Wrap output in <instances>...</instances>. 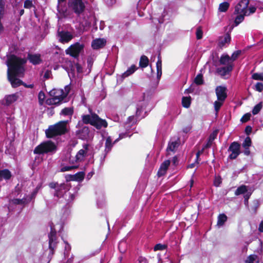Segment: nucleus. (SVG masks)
Masks as SVG:
<instances>
[{
	"instance_id": "obj_1",
	"label": "nucleus",
	"mask_w": 263,
	"mask_h": 263,
	"mask_svg": "<svg viewBox=\"0 0 263 263\" xmlns=\"http://www.w3.org/2000/svg\"><path fill=\"white\" fill-rule=\"evenodd\" d=\"M26 60L19 58L14 55L8 57L6 62L8 66L7 74L9 81L13 87H16L22 84V81L17 77H22L25 71L23 65Z\"/></svg>"
},
{
	"instance_id": "obj_2",
	"label": "nucleus",
	"mask_w": 263,
	"mask_h": 263,
	"mask_svg": "<svg viewBox=\"0 0 263 263\" xmlns=\"http://www.w3.org/2000/svg\"><path fill=\"white\" fill-rule=\"evenodd\" d=\"M67 132L66 122L61 121L53 125H49L45 130V135L47 138H53L64 135Z\"/></svg>"
},
{
	"instance_id": "obj_3",
	"label": "nucleus",
	"mask_w": 263,
	"mask_h": 263,
	"mask_svg": "<svg viewBox=\"0 0 263 263\" xmlns=\"http://www.w3.org/2000/svg\"><path fill=\"white\" fill-rule=\"evenodd\" d=\"M82 121L84 124H90L98 129H100L102 127L106 128L108 126L107 121L100 118L95 113H92L90 115H83L82 116Z\"/></svg>"
},
{
	"instance_id": "obj_4",
	"label": "nucleus",
	"mask_w": 263,
	"mask_h": 263,
	"mask_svg": "<svg viewBox=\"0 0 263 263\" xmlns=\"http://www.w3.org/2000/svg\"><path fill=\"white\" fill-rule=\"evenodd\" d=\"M57 149V146L54 142L51 140H47L36 146L33 150V153L38 155L53 153Z\"/></svg>"
},
{
	"instance_id": "obj_5",
	"label": "nucleus",
	"mask_w": 263,
	"mask_h": 263,
	"mask_svg": "<svg viewBox=\"0 0 263 263\" xmlns=\"http://www.w3.org/2000/svg\"><path fill=\"white\" fill-rule=\"evenodd\" d=\"M49 186L51 189H55L54 196L58 198L63 197L66 192L69 190V185L65 183L59 184L58 182H51L49 183Z\"/></svg>"
},
{
	"instance_id": "obj_6",
	"label": "nucleus",
	"mask_w": 263,
	"mask_h": 263,
	"mask_svg": "<svg viewBox=\"0 0 263 263\" xmlns=\"http://www.w3.org/2000/svg\"><path fill=\"white\" fill-rule=\"evenodd\" d=\"M86 1L82 0H69L68 6L77 14H81L85 10Z\"/></svg>"
},
{
	"instance_id": "obj_7",
	"label": "nucleus",
	"mask_w": 263,
	"mask_h": 263,
	"mask_svg": "<svg viewBox=\"0 0 263 263\" xmlns=\"http://www.w3.org/2000/svg\"><path fill=\"white\" fill-rule=\"evenodd\" d=\"M70 86L66 85L64 89H53L49 92L52 99H65L70 90Z\"/></svg>"
},
{
	"instance_id": "obj_8",
	"label": "nucleus",
	"mask_w": 263,
	"mask_h": 263,
	"mask_svg": "<svg viewBox=\"0 0 263 263\" xmlns=\"http://www.w3.org/2000/svg\"><path fill=\"white\" fill-rule=\"evenodd\" d=\"M48 238H49V249L50 250L51 254H53L54 253V248L57 246V231L54 228V226L52 223L50 225V232L48 234Z\"/></svg>"
},
{
	"instance_id": "obj_9",
	"label": "nucleus",
	"mask_w": 263,
	"mask_h": 263,
	"mask_svg": "<svg viewBox=\"0 0 263 263\" xmlns=\"http://www.w3.org/2000/svg\"><path fill=\"white\" fill-rule=\"evenodd\" d=\"M240 147L241 145L238 142L234 141L231 143L228 150L231 152V154L228 157L229 159L230 160L236 159L241 153Z\"/></svg>"
},
{
	"instance_id": "obj_10",
	"label": "nucleus",
	"mask_w": 263,
	"mask_h": 263,
	"mask_svg": "<svg viewBox=\"0 0 263 263\" xmlns=\"http://www.w3.org/2000/svg\"><path fill=\"white\" fill-rule=\"evenodd\" d=\"M84 45L80 43H76L71 45L66 50V53L70 55L77 58L79 57V54L83 50Z\"/></svg>"
},
{
	"instance_id": "obj_11",
	"label": "nucleus",
	"mask_w": 263,
	"mask_h": 263,
	"mask_svg": "<svg viewBox=\"0 0 263 263\" xmlns=\"http://www.w3.org/2000/svg\"><path fill=\"white\" fill-rule=\"evenodd\" d=\"M249 2V0H240L235 7V13H242L247 15L246 13Z\"/></svg>"
},
{
	"instance_id": "obj_12",
	"label": "nucleus",
	"mask_w": 263,
	"mask_h": 263,
	"mask_svg": "<svg viewBox=\"0 0 263 263\" xmlns=\"http://www.w3.org/2000/svg\"><path fill=\"white\" fill-rule=\"evenodd\" d=\"M126 134H121L119 135V138L117 139L114 143H112V139L110 137H108L105 141V151L106 153H108L110 150L111 149V148L113 146V145L118 141L119 139H123L125 137H126Z\"/></svg>"
},
{
	"instance_id": "obj_13",
	"label": "nucleus",
	"mask_w": 263,
	"mask_h": 263,
	"mask_svg": "<svg viewBox=\"0 0 263 263\" xmlns=\"http://www.w3.org/2000/svg\"><path fill=\"white\" fill-rule=\"evenodd\" d=\"M59 40L63 43H68L73 38V35L68 31H62L58 32Z\"/></svg>"
},
{
	"instance_id": "obj_14",
	"label": "nucleus",
	"mask_w": 263,
	"mask_h": 263,
	"mask_svg": "<svg viewBox=\"0 0 263 263\" xmlns=\"http://www.w3.org/2000/svg\"><path fill=\"white\" fill-rule=\"evenodd\" d=\"M89 133V129L87 126H84L81 129L76 131V135L82 140L87 139Z\"/></svg>"
},
{
	"instance_id": "obj_15",
	"label": "nucleus",
	"mask_w": 263,
	"mask_h": 263,
	"mask_svg": "<svg viewBox=\"0 0 263 263\" xmlns=\"http://www.w3.org/2000/svg\"><path fill=\"white\" fill-rule=\"evenodd\" d=\"M170 161L169 160H165L160 165L158 171L157 175L159 177L162 176L166 174V171L170 165Z\"/></svg>"
},
{
	"instance_id": "obj_16",
	"label": "nucleus",
	"mask_w": 263,
	"mask_h": 263,
	"mask_svg": "<svg viewBox=\"0 0 263 263\" xmlns=\"http://www.w3.org/2000/svg\"><path fill=\"white\" fill-rule=\"evenodd\" d=\"M148 103L147 100H140L137 104V109H136V115L140 116L141 112L146 110V106L147 105Z\"/></svg>"
},
{
	"instance_id": "obj_17",
	"label": "nucleus",
	"mask_w": 263,
	"mask_h": 263,
	"mask_svg": "<svg viewBox=\"0 0 263 263\" xmlns=\"http://www.w3.org/2000/svg\"><path fill=\"white\" fill-rule=\"evenodd\" d=\"M137 69V67L135 65H132L130 67H129L126 71L123 73L122 74L120 75L118 77L121 78V80H123L124 79L130 76L132 74H133Z\"/></svg>"
},
{
	"instance_id": "obj_18",
	"label": "nucleus",
	"mask_w": 263,
	"mask_h": 263,
	"mask_svg": "<svg viewBox=\"0 0 263 263\" xmlns=\"http://www.w3.org/2000/svg\"><path fill=\"white\" fill-rule=\"evenodd\" d=\"M106 43L105 40L103 39H97L94 40L91 43V46L94 49H98L103 47Z\"/></svg>"
},
{
	"instance_id": "obj_19",
	"label": "nucleus",
	"mask_w": 263,
	"mask_h": 263,
	"mask_svg": "<svg viewBox=\"0 0 263 263\" xmlns=\"http://www.w3.org/2000/svg\"><path fill=\"white\" fill-rule=\"evenodd\" d=\"M217 99H226L227 96V89L225 87L218 86L216 89Z\"/></svg>"
},
{
	"instance_id": "obj_20",
	"label": "nucleus",
	"mask_w": 263,
	"mask_h": 263,
	"mask_svg": "<svg viewBox=\"0 0 263 263\" xmlns=\"http://www.w3.org/2000/svg\"><path fill=\"white\" fill-rule=\"evenodd\" d=\"M217 135V132L216 131H214L210 134V136L209 137L207 143L203 146V149L210 148L212 146L213 141L216 138Z\"/></svg>"
},
{
	"instance_id": "obj_21",
	"label": "nucleus",
	"mask_w": 263,
	"mask_h": 263,
	"mask_svg": "<svg viewBox=\"0 0 263 263\" xmlns=\"http://www.w3.org/2000/svg\"><path fill=\"white\" fill-rule=\"evenodd\" d=\"M233 67L231 65L229 66H226L224 67L218 68L217 69V72L222 76H226L230 71H232Z\"/></svg>"
},
{
	"instance_id": "obj_22",
	"label": "nucleus",
	"mask_w": 263,
	"mask_h": 263,
	"mask_svg": "<svg viewBox=\"0 0 263 263\" xmlns=\"http://www.w3.org/2000/svg\"><path fill=\"white\" fill-rule=\"evenodd\" d=\"M83 148L85 149H80L77 153L76 155V159L78 160H82L86 156V150L88 148V144H84L83 145Z\"/></svg>"
},
{
	"instance_id": "obj_23",
	"label": "nucleus",
	"mask_w": 263,
	"mask_h": 263,
	"mask_svg": "<svg viewBox=\"0 0 263 263\" xmlns=\"http://www.w3.org/2000/svg\"><path fill=\"white\" fill-rule=\"evenodd\" d=\"M231 36L229 33L226 34L224 36L219 39V45L221 47H224L226 44L230 43Z\"/></svg>"
},
{
	"instance_id": "obj_24",
	"label": "nucleus",
	"mask_w": 263,
	"mask_h": 263,
	"mask_svg": "<svg viewBox=\"0 0 263 263\" xmlns=\"http://www.w3.org/2000/svg\"><path fill=\"white\" fill-rule=\"evenodd\" d=\"M220 63L221 64L226 65V66H229L230 64L233 67L232 60L228 55H222L220 58Z\"/></svg>"
},
{
	"instance_id": "obj_25",
	"label": "nucleus",
	"mask_w": 263,
	"mask_h": 263,
	"mask_svg": "<svg viewBox=\"0 0 263 263\" xmlns=\"http://www.w3.org/2000/svg\"><path fill=\"white\" fill-rule=\"evenodd\" d=\"M28 59L34 65L39 64L41 61L40 55L39 54H29L28 55Z\"/></svg>"
},
{
	"instance_id": "obj_26",
	"label": "nucleus",
	"mask_w": 263,
	"mask_h": 263,
	"mask_svg": "<svg viewBox=\"0 0 263 263\" xmlns=\"http://www.w3.org/2000/svg\"><path fill=\"white\" fill-rule=\"evenodd\" d=\"M234 14L236 15L234 18V24L235 26H236L238 25L240 23H241L243 20L245 16H246V14H242V13H235Z\"/></svg>"
},
{
	"instance_id": "obj_27",
	"label": "nucleus",
	"mask_w": 263,
	"mask_h": 263,
	"mask_svg": "<svg viewBox=\"0 0 263 263\" xmlns=\"http://www.w3.org/2000/svg\"><path fill=\"white\" fill-rule=\"evenodd\" d=\"M85 176V174L83 172H79L74 175H71V180H76V181H82L84 179Z\"/></svg>"
},
{
	"instance_id": "obj_28",
	"label": "nucleus",
	"mask_w": 263,
	"mask_h": 263,
	"mask_svg": "<svg viewBox=\"0 0 263 263\" xmlns=\"http://www.w3.org/2000/svg\"><path fill=\"white\" fill-rule=\"evenodd\" d=\"M179 142L178 141L170 142L166 148L167 152L171 151L175 152L176 148L179 146Z\"/></svg>"
},
{
	"instance_id": "obj_29",
	"label": "nucleus",
	"mask_w": 263,
	"mask_h": 263,
	"mask_svg": "<svg viewBox=\"0 0 263 263\" xmlns=\"http://www.w3.org/2000/svg\"><path fill=\"white\" fill-rule=\"evenodd\" d=\"M55 100H45V103L48 105H54L58 106L63 103L67 102L66 101H64V100H58L57 102L55 101Z\"/></svg>"
},
{
	"instance_id": "obj_30",
	"label": "nucleus",
	"mask_w": 263,
	"mask_h": 263,
	"mask_svg": "<svg viewBox=\"0 0 263 263\" xmlns=\"http://www.w3.org/2000/svg\"><path fill=\"white\" fill-rule=\"evenodd\" d=\"M248 191L247 187L245 185H241L238 187L235 192V195L238 196L241 194H245Z\"/></svg>"
},
{
	"instance_id": "obj_31",
	"label": "nucleus",
	"mask_w": 263,
	"mask_h": 263,
	"mask_svg": "<svg viewBox=\"0 0 263 263\" xmlns=\"http://www.w3.org/2000/svg\"><path fill=\"white\" fill-rule=\"evenodd\" d=\"M229 1L224 2L220 4V5L219 6V8H218L219 11L220 12H226V11H227V10L228 9V8L230 7V4H229Z\"/></svg>"
},
{
	"instance_id": "obj_32",
	"label": "nucleus",
	"mask_w": 263,
	"mask_h": 263,
	"mask_svg": "<svg viewBox=\"0 0 263 263\" xmlns=\"http://www.w3.org/2000/svg\"><path fill=\"white\" fill-rule=\"evenodd\" d=\"M148 64V59L145 55H142L140 60L139 65L142 68H145L147 66Z\"/></svg>"
},
{
	"instance_id": "obj_33",
	"label": "nucleus",
	"mask_w": 263,
	"mask_h": 263,
	"mask_svg": "<svg viewBox=\"0 0 263 263\" xmlns=\"http://www.w3.org/2000/svg\"><path fill=\"white\" fill-rule=\"evenodd\" d=\"M227 216L224 214H220L218 217L217 224L218 226H222L227 220Z\"/></svg>"
},
{
	"instance_id": "obj_34",
	"label": "nucleus",
	"mask_w": 263,
	"mask_h": 263,
	"mask_svg": "<svg viewBox=\"0 0 263 263\" xmlns=\"http://www.w3.org/2000/svg\"><path fill=\"white\" fill-rule=\"evenodd\" d=\"M157 78L160 79L162 75V62L160 59H158L156 63Z\"/></svg>"
},
{
	"instance_id": "obj_35",
	"label": "nucleus",
	"mask_w": 263,
	"mask_h": 263,
	"mask_svg": "<svg viewBox=\"0 0 263 263\" xmlns=\"http://www.w3.org/2000/svg\"><path fill=\"white\" fill-rule=\"evenodd\" d=\"M61 114L64 116H71L73 114V108L65 107L62 110Z\"/></svg>"
},
{
	"instance_id": "obj_36",
	"label": "nucleus",
	"mask_w": 263,
	"mask_h": 263,
	"mask_svg": "<svg viewBox=\"0 0 263 263\" xmlns=\"http://www.w3.org/2000/svg\"><path fill=\"white\" fill-rule=\"evenodd\" d=\"M262 107V102H260L256 105L252 109V114L254 115L259 113Z\"/></svg>"
},
{
	"instance_id": "obj_37",
	"label": "nucleus",
	"mask_w": 263,
	"mask_h": 263,
	"mask_svg": "<svg viewBox=\"0 0 263 263\" xmlns=\"http://www.w3.org/2000/svg\"><path fill=\"white\" fill-rule=\"evenodd\" d=\"M224 100H217L214 102V108L216 112H218L220 107L223 105Z\"/></svg>"
},
{
	"instance_id": "obj_38",
	"label": "nucleus",
	"mask_w": 263,
	"mask_h": 263,
	"mask_svg": "<svg viewBox=\"0 0 263 263\" xmlns=\"http://www.w3.org/2000/svg\"><path fill=\"white\" fill-rule=\"evenodd\" d=\"M257 258V256L256 255H250L247 257L245 262V263H254Z\"/></svg>"
},
{
	"instance_id": "obj_39",
	"label": "nucleus",
	"mask_w": 263,
	"mask_h": 263,
	"mask_svg": "<svg viewBox=\"0 0 263 263\" xmlns=\"http://www.w3.org/2000/svg\"><path fill=\"white\" fill-rule=\"evenodd\" d=\"M252 144V141L249 137H247L242 143L243 147H249Z\"/></svg>"
},
{
	"instance_id": "obj_40",
	"label": "nucleus",
	"mask_w": 263,
	"mask_h": 263,
	"mask_svg": "<svg viewBox=\"0 0 263 263\" xmlns=\"http://www.w3.org/2000/svg\"><path fill=\"white\" fill-rule=\"evenodd\" d=\"M78 166L72 165V166H63L61 168V172H64L66 171H69L73 169L78 168Z\"/></svg>"
},
{
	"instance_id": "obj_41",
	"label": "nucleus",
	"mask_w": 263,
	"mask_h": 263,
	"mask_svg": "<svg viewBox=\"0 0 263 263\" xmlns=\"http://www.w3.org/2000/svg\"><path fill=\"white\" fill-rule=\"evenodd\" d=\"M203 77L201 74H198L195 78L194 83L197 85H201L203 83Z\"/></svg>"
},
{
	"instance_id": "obj_42",
	"label": "nucleus",
	"mask_w": 263,
	"mask_h": 263,
	"mask_svg": "<svg viewBox=\"0 0 263 263\" xmlns=\"http://www.w3.org/2000/svg\"><path fill=\"white\" fill-rule=\"evenodd\" d=\"M251 115L250 113H246L242 116L240 119L242 123H246L250 120Z\"/></svg>"
},
{
	"instance_id": "obj_43",
	"label": "nucleus",
	"mask_w": 263,
	"mask_h": 263,
	"mask_svg": "<svg viewBox=\"0 0 263 263\" xmlns=\"http://www.w3.org/2000/svg\"><path fill=\"white\" fill-rule=\"evenodd\" d=\"M252 78L255 80H260L263 81V73H253L252 76Z\"/></svg>"
},
{
	"instance_id": "obj_44",
	"label": "nucleus",
	"mask_w": 263,
	"mask_h": 263,
	"mask_svg": "<svg viewBox=\"0 0 263 263\" xmlns=\"http://www.w3.org/2000/svg\"><path fill=\"white\" fill-rule=\"evenodd\" d=\"M166 248V246L165 245H162L158 243L156 245L154 248V251L163 250Z\"/></svg>"
},
{
	"instance_id": "obj_45",
	"label": "nucleus",
	"mask_w": 263,
	"mask_h": 263,
	"mask_svg": "<svg viewBox=\"0 0 263 263\" xmlns=\"http://www.w3.org/2000/svg\"><path fill=\"white\" fill-rule=\"evenodd\" d=\"M205 149H203V146L202 147V148L201 149V150H199L198 151L196 154V161H195V162H196L197 163H199V162L200 161V156L203 154V153L204 152V151L205 150Z\"/></svg>"
},
{
	"instance_id": "obj_46",
	"label": "nucleus",
	"mask_w": 263,
	"mask_h": 263,
	"mask_svg": "<svg viewBox=\"0 0 263 263\" xmlns=\"http://www.w3.org/2000/svg\"><path fill=\"white\" fill-rule=\"evenodd\" d=\"M256 8L254 6H250L249 8L248 7L247 13V15L246 16H249L251 14L254 13L256 11Z\"/></svg>"
},
{
	"instance_id": "obj_47",
	"label": "nucleus",
	"mask_w": 263,
	"mask_h": 263,
	"mask_svg": "<svg viewBox=\"0 0 263 263\" xmlns=\"http://www.w3.org/2000/svg\"><path fill=\"white\" fill-rule=\"evenodd\" d=\"M254 89L259 92L263 90V84L262 83L257 82L254 86Z\"/></svg>"
},
{
	"instance_id": "obj_48",
	"label": "nucleus",
	"mask_w": 263,
	"mask_h": 263,
	"mask_svg": "<svg viewBox=\"0 0 263 263\" xmlns=\"http://www.w3.org/2000/svg\"><path fill=\"white\" fill-rule=\"evenodd\" d=\"M74 68H76L77 72L79 74H81V73H82L83 72V67L79 63H77V64H75Z\"/></svg>"
},
{
	"instance_id": "obj_49",
	"label": "nucleus",
	"mask_w": 263,
	"mask_h": 263,
	"mask_svg": "<svg viewBox=\"0 0 263 263\" xmlns=\"http://www.w3.org/2000/svg\"><path fill=\"white\" fill-rule=\"evenodd\" d=\"M191 103V100H182V105L185 108H189Z\"/></svg>"
},
{
	"instance_id": "obj_50",
	"label": "nucleus",
	"mask_w": 263,
	"mask_h": 263,
	"mask_svg": "<svg viewBox=\"0 0 263 263\" xmlns=\"http://www.w3.org/2000/svg\"><path fill=\"white\" fill-rule=\"evenodd\" d=\"M196 37L198 40L201 39L202 37V31L200 28H198L196 30Z\"/></svg>"
},
{
	"instance_id": "obj_51",
	"label": "nucleus",
	"mask_w": 263,
	"mask_h": 263,
	"mask_svg": "<svg viewBox=\"0 0 263 263\" xmlns=\"http://www.w3.org/2000/svg\"><path fill=\"white\" fill-rule=\"evenodd\" d=\"M222 183L221 178L220 177H216L214 182V185L215 186H219Z\"/></svg>"
},
{
	"instance_id": "obj_52",
	"label": "nucleus",
	"mask_w": 263,
	"mask_h": 263,
	"mask_svg": "<svg viewBox=\"0 0 263 263\" xmlns=\"http://www.w3.org/2000/svg\"><path fill=\"white\" fill-rule=\"evenodd\" d=\"M16 100H3L1 103L2 104H5L7 106H9L14 101H15Z\"/></svg>"
},
{
	"instance_id": "obj_53",
	"label": "nucleus",
	"mask_w": 263,
	"mask_h": 263,
	"mask_svg": "<svg viewBox=\"0 0 263 263\" xmlns=\"http://www.w3.org/2000/svg\"><path fill=\"white\" fill-rule=\"evenodd\" d=\"M32 6V3L30 0H26L24 2V7L25 8H30Z\"/></svg>"
},
{
	"instance_id": "obj_54",
	"label": "nucleus",
	"mask_w": 263,
	"mask_h": 263,
	"mask_svg": "<svg viewBox=\"0 0 263 263\" xmlns=\"http://www.w3.org/2000/svg\"><path fill=\"white\" fill-rule=\"evenodd\" d=\"M239 54L240 51H236L232 54L231 57L230 58L232 60V62L237 58Z\"/></svg>"
},
{
	"instance_id": "obj_55",
	"label": "nucleus",
	"mask_w": 263,
	"mask_h": 263,
	"mask_svg": "<svg viewBox=\"0 0 263 263\" xmlns=\"http://www.w3.org/2000/svg\"><path fill=\"white\" fill-rule=\"evenodd\" d=\"M252 130V127L250 125H248L245 128V133L247 135H249Z\"/></svg>"
},
{
	"instance_id": "obj_56",
	"label": "nucleus",
	"mask_w": 263,
	"mask_h": 263,
	"mask_svg": "<svg viewBox=\"0 0 263 263\" xmlns=\"http://www.w3.org/2000/svg\"><path fill=\"white\" fill-rule=\"evenodd\" d=\"M13 202L15 204H22L24 203L23 200L20 199H13Z\"/></svg>"
},
{
	"instance_id": "obj_57",
	"label": "nucleus",
	"mask_w": 263,
	"mask_h": 263,
	"mask_svg": "<svg viewBox=\"0 0 263 263\" xmlns=\"http://www.w3.org/2000/svg\"><path fill=\"white\" fill-rule=\"evenodd\" d=\"M139 263H148L147 260L142 256H140L138 258Z\"/></svg>"
},
{
	"instance_id": "obj_58",
	"label": "nucleus",
	"mask_w": 263,
	"mask_h": 263,
	"mask_svg": "<svg viewBox=\"0 0 263 263\" xmlns=\"http://www.w3.org/2000/svg\"><path fill=\"white\" fill-rule=\"evenodd\" d=\"M38 190H39V188H38V187H36L35 188V189L31 193V198H35L36 194L38 192Z\"/></svg>"
},
{
	"instance_id": "obj_59",
	"label": "nucleus",
	"mask_w": 263,
	"mask_h": 263,
	"mask_svg": "<svg viewBox=\"0 0 263 263\" xmlns=\"http://www.w3.org/2000/svg\"><path fill=\"white\" fill-rule=\"evenodd\" d=\"M173 164L174 165H177L178 163V159L177 156H174L172 159Z\"/></svg>"
},
{
	"instance_id": "obj_60",
	"label": "nucleus",
	"mask_w": 263,
	"mask_h": 263,
	"mask_svg": "<svg viewBox=\"0 0 263 263\" xmlns=\"http://www.w3.org/2000/svg\"><path fill=\"white\" fill-rule=\"evenodd\" d=\"M245 150L243 151V153L246 156H249L250 154V151L249 147H243Z\"/></svg>"
},
{
	"instance_id": "obj_61",
	"label": "nucleus",
	"mask_w": 263,
	"mask_h": 263,
	"mask_svg": "<svg viewBox=\"0 0 263 263\" xmlns=\"http://www.w3.org/2000/svg\"><path fill=\"white\" fill-rule=\"evenodd\" d=\"M251 196V194L247 193L244 195V198H245V203L248 202V199H249L250 197Z\"/></svg>"
},
{
	"instance_id": "obj_62",
	"label": "nucleus",
	"mask_w": 263,
	"mask_h": 263,
	"mask_svg": "<svg viewBox=\"0 0 263 263\" xmlns=\"http://www.w3.org/2000/svg\"><path fill=\"white\" fill-rule=\"evenodd\" d=\"M258 231L261 233H263V220L260 222V224H259Z\"/></svg>"
},
{
	"instance_id": "obj_63",
	"label": "nucleus",
	"mask_w": 263,
	"mask_h": 263,
	"mask_svg": "<svg viewBox=\"0 0 263 263\" xmlns=\"http://www.w3.org/2000/svg\"><path fill=\"white\" fill-rule=\"evenodd\" d=\"M45 97V93L43 91H40L39 93L38 99H44Z\"/></svg>"
},
{
	"instance_id": "obj_64",
	"label": "nucleus",
	"mask_w": 263,
	"mask_h": 263,
	"mask_svg": "<svg viewBox=\"0 0 263 263\" xmlns=\"http://www.w3.org/2000/svg\"><path fill=\"white\" fill-rule=\"evenodd\" d=\"M191 127L190 126V127H185L183 129H182V131L183 132L185 133H187L191 129Z\"/></svg>"
}]
</instances>
